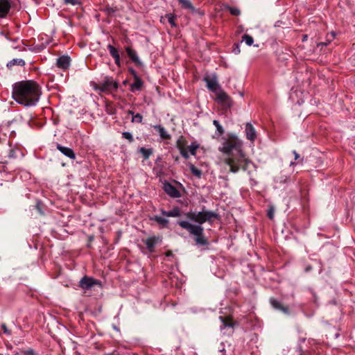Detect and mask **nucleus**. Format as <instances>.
<instances>
[{"mask_svg":"<svg viewBox=\"0 0 355 355\" xmlns=\"http://www.w3.org/2000/svg\"><path fill=\"white\" fill-rule=\"evenodd\" d=\"M39 85L34 81L26 80L15 83L12 86L13 99L24 106H33L38 102L40 96Z\"/></svg>","mask_w":355,"mask_h":355,"instance_id":"obj_2","label":"nucleus"},{"mask_svg":"<svg viewBox=\"0 0 355 355\" xmlns=\"http://www.w3.org/2000/svg\"><path fill=\"white\" fill-rule=\"evenodd\" d=\"M112 80H107L105 82L103 85V89H106L110 85H112Z\"/></svg>","mask_w":355,"mask_h":355,"instance_id":"obj_33","label":"nucleus"},{"mask_svg":"<svg viewBox=\"0 0 355 355\" xmlns=\"http://www.w3.org/2000/svg\"><path fill=\"white\" fill-rule=\"evenodd\" d=\"M220 319L223 322V325L221 326V328H225L227 327H232L233 323L230 318H224V317H220Z\"/></svg>","mask_w":355,"mask_h":355,"instance_id":"obj_19","label":"nucleus"},{"mask_svg":"<svg viewBox=\"0 0 355 355\" xmlns=\"http://www.w3.org/2000/svg\"><path fill=\"white\" fill-rule=\"evenodd\" d=\"M306 35H304V40H306Z\"/></svg>","mask_w":355,"mask_h":355,"instance_id":"obj_43","label":"nucleus"},{"mask_svg":"<svg viewBox=\"0 0 355 355\" xmlns=\"http://www.w3.org/2000/svg\"><path fill=\"white\" fill-rule=\"evenodd\" d=\"M190 169L192 173L194 174L195 175L198 177H200L201 175V171L197 168H196L193 165H191Z\"/></svg>","mask_w":355,"mask_h":355,"instance_id":"obj_30","label":"nucleus"},{"mask_svg":"<svg viewBox=\"0 0 355 355\" xmlns=\"http://www.w3.org/2000/svg\"><path fill=\"white\" fill-rule=\"evenodd\" d=\"M245 134L248 139L254 141L256 139V131L250 123H247L245 125Z\"/></svg>","mask_w":355,"mask_h":355,"instance_id":"obj_10","label":"nucleus"},{"mask_svg":"<svg viewBox=\"0 0 355 355\" xmlns=\"http://www.w3.org/2000/svg\"><path fill=\"white\" fill-rule=\"evenodd\" d=\"M24 64H25V62L24 60L16 58V59H13V60H10L9 62H8L7 67H12L14 65L24 66Z\"/></svg>","mask_w":355,"mask_h":355,"instance_id":"obj_14","label":"nucleus"},{"mask_svg":"<svg viewBox=\"0 0 355 355\" xmlns=\"http://www.w3.org/2000/svg\"><path fill=\"white\" fill-rule=\"evenodd\" d=\"M142 116L140 114H137L133 115L132 119V123H141L142 121Z\"/></svg>","mask_w":355,"mask_h":355,"instance_id":"obj_27","label":"nucleus"},{"mask_svg":"<svg viewBox=\"0 0 355 355\" xmlns=\"http://www.w3.org/2000/svg\"><path fill=\"white\" fill-rule=\"evenodd\" d=\"M213 124L215 125V127L216 128V130L218 133L219 135H221L223 134L224 132V130L222 127V125L220 124L219 121H217V120H214L213 121Z\"/></svg>","mask_w":355,"mask_h":355,"instance_id":"obj_24","label":"nucleus"},{"mask_svg":"<svg viewBox=\"0 0 355 355\" xmlns=\"http://www.w3.org/2000/svg\"><path fill=\"white\" fill-rule=\"evenodd\" d=\"M293 154L295 155V159H297L300 157V155H298V153L295 150L293 151Z\"/></svg>","mask_w":355,"mask_h":355,"instance_id":"obj_38","label":"nucleus"},{"mask_svg":"<svg viewBox=\"0 0 355 355\" xmlns=\"http://www.w3.org/2000/svg\"><path fill=\"white\" fill-rule=\"evenodd\" d=\"M57 65L62 69H67L70 65V58L67 55H63L57 59Z\"/></svg>","mask_w":355,"mask_h":355,"instance_id":"obj_8","label":"nucleus"},{"mask_svg":"<svg viewBox=\"0 0 355 355\" xmlns=\"http://www.w3.org/2000/svg\"><path fill=\"white\" fill-rule=\"evenodd\" d=\"M270 303L272 305V306L275 307V309L282 310L285 313L288 312V309L282 307L281 304L278 301L275 300H271Z\"/></svg>","mask_w":355,"mask_h":355,"instance_id":"obj_22","label":"nucleus"},{"mask_svg":"<svg viewBox=\"0 0 355 355\" xmlns=\"http://www.w3.org/2000/svg\"><path fill=\"white\" fill-rule=\"evenodd\" d=\"M199 148V145L196 142H193L191 145L186 148L192 155H196V150Z\"/></svg>","mask_w":355,"mask_h":355,"instance_id":"obj_17","label":"nucleus"},{"mask_svg":"<svg viewBox=\"0 0 355 355\" xmlns=\"http://www.w3.org/2000/svg\"><path fill=\"white\" fill-rule=\"evenodd\" d=\"M162 214L163 215L168 217H178L180 215V212L178 209H173V210L169 211H162Z\"/></svg>","mask_w":355,"mask_h":355,"instance_id":"obj_16","label":"nucleus"},{"mask_svg":"<svg viewBox=\"0 0 355 355\" xmlns=\"http://www.w3.org/2000/svg\"><path fill=\"white\" fill-rule=\"evenodd\" d=\"M65 3L75 6L78 3L77 0H64Z\"/></svg>","mask_w":355,"mask_h":355,"instance_id":"obj_34","label":"nucleus"},{"mask_svg":"<svg viewBox=\"0 0 355 355\" xmlns=\"http://www.w3.org/2000/svg\"><path fill=\"white\" fill-rule=\"evenodd\" d=\"M94 285H100V283L98 281L91 277L85 276L80 281V286L85 290L90 289Z\"/></svg>","mask_w":355,"mask_h":355,"instance_id":"obj_4","label":"nucleus"},{"mask_svg":"<svg viewBox=\"0 0 355 355\" xmlns=\"http://www.w3.org/2000/svg\"><path fill=\"white\" fill-rule=\"evenodd\" d=\"M128 113L129 114L132 115V116H133V115H135V114H134V112H133L132 111H131V110H129V111L128 112Z\"/></svg>","mask_w":355,"mask_h":355,"instance_id":"obj_42","label":"nucleus"},{"mask_svg":"<svg viewBox=\"0 0 355 355\" xmlns=\"http://www.w3.org/2000/svg\"><path fill=\"white\" fill-rule=\"evenodd\" d=\"M155 128L159 132V135L163 139H167L168 138V133L166 132V130L164 129V128H163L162 126L161 125H155Z\"/></svg>","mask_w":355,"mask_h":355,"instance_id":"obj_18","label":"nucleus"},{"mask_svg":"<svg viewBox=\"0 0 355 355\" xmlns=\"http://www.w3.org/2000/svg\"><path fill=\"white\" fill-rule=\"evenodd\" d=\"M234 51H235L236 53H240V49H239L238 46H236V48Z\"/></svg>","mask_w":355,"mask_h":355,"instance_id":"obj_41","label":"nucleus"},{"mask_svg":"<svg viewBox=\"0 0 355 355\" xmlns=\"http://www.w3.org/2000/svg\"><path fill=\"white\" fill-rule=\"evenodd\" d=\"M268 216L270 219H272L274 216V211L272 209H270L268 212Z\"/></svg>","mask_w":355,"mask_h":355,"instance_id":"obj_36","label":"nucleus"},{"mask_svg":"<svg viewBox=\"0 0 355 355\" xmlns=\"http://www.w3.org/2000/svg\"><path fill=\"white\" fill-rule=\"evenodd\" d=\"M178 148H179L182 156L183 157H184L185 159H189V155L188 154L189 151L187 150V149L185 147H184L182 145H181L180 143L178 144Z\"/></svg>","mask_w":355,"mask_h":355,"instance_id":"obj_21","label":"nucleus"},{"mask_svg":"<svg viewBox=\"0 0 355 355\" xmlns=\"http://www.w3.org/2000/svg\"><path fill=\"white\" fill-rule=\"evenodd\" d=\"M57 149L59 150L66 157L70 159H74L76 158V155L74 152L70 148L62 146L60 144H58Z\"/></svg>","mask_w":355,"mask_h":355,"instance_id":"obj_9","label":"nucleus"},{"mask_svg":"<svg viewBox=\"0 0 355 355\" xmlns=\"http://www.w3.org/2000/svg\"><path fill=\"white\" fill-rule=\"evenodd\" d=\"M114 59L115 63L120 66V55L113 58Z\"/></svg>","mask_w":355,"mask_h":355,"instance_id":"obj_37","label":"nucleus"},{"mask_svg":"<svg viewBox=\"0 0 355 355\" xmlns=\"http://www.w3.org/2000/svg\"><path fill=\"white\" fill-rule=\"evenodd\" d=\"M179 2L182 4V7L185 9H188L191 12L195 11L194 7L192 6L191 3L189 0H178Z\"/></svg>","mask_w":355,"mask_h":355,"instance_id":"obj_13","label":"nucleus"},{"mask_svg":"<svg viewBox=\"0 0 355 355\" xmlns=\"http://www.w3.org/2000/svg\"><path fill=\"white\" fill-rule=\"evenodd\" d=\"M242 42H244L248 46H251L253 44L254 40L250 35L245 34L242 37Z\"/></svg>","mask_w":355,"mask_h":355,"instance_id":"obj_23","label":"nucleus"},{"mask_svg":"<svg viewBox=\"0 0 355 355\" xmlns=\"http://www.w3.org/2000/svg\"><path fill=\"white\" fill-rule=\"evenodd\" d=\"M125 51L127 52V54L129 56V58L135 63H139V57L136 53L135 51H134L133 49H132L130 47H126L125 48Z\"/></svg>","mask_w":355,"mask_h":355,"instance_id":"obj_12","label":"nucleus"},{"mask_svg":"<svg viewBox=\"0 0 355 355\" xmlns=\"http://www.w3.org/2000/svg\"><path fill=\"white\" fill-rule=\"evenodd\" d=\"M132 89H137V90H139L141 89V82L137 79L132 85Z\"/></svg>","mask_w":355,"mask_h":355,"instance_id":"obj_28","label":"nucleus"},{"mask_svg":"<svg viewBox=\"0 0 355 355\" xmlns=\"http://www.w3.org/2000/svg\"><path fill=\"white\" fill-rule=\"evenodd\" d=\"M122 135L124 139H128L130 142L133 141V137L130 132H124L122 133Z\"/></svg>","mask_w":355,"mask_h":355,"instance_id":"obj_29","label":"nucleus"},{"mask_svg":"<svg viewBox=\"0 0 355 355\" xmlns=\"http://www.w3.org/2000/svg\"><path fill=\"white\" fill-rule=\"evenodd\" d=\"M154 220L157 221L159 224L162 225V226H166L168 223V220L167 219L162 218L161 216H155L154 218Z\"/></svg>","mask_w":355,"mask_h":355,"instance_id":"obj_25","label":"nucleus"},{"mask_svg":"<svg viewBox=\"0 0 355 355\" xmlns=\"http://www.w3.org/2000/svg\"><path fill=\"white\" fill-rule=\"evenodd\" d=\"M139 152L143 155L144 157L147 159L153 153V150L150 148H141Z\"/></svg>","mask_w":355,"mask_h":355,"instance_id":"obj_20","label":"nucleus"},{"mask_svg":"<svg viewBox=\"0 0 355 355\" xmlns=\"http://www.w3.org/2000/svg\"><path fill=\"white\" fill-rule=\"evenodd\" d=\"M243 142L235 135H230L227 139H224L222 146L218 150L229 155L233 150L236 151V155L228 157L225 163L230 166L232 173H237L240 168L246 170L249 160L243 153L241 147Z\"/></svg>","mask_w":355,"mask_h":355,"instance_id":"obj_1","label":"nucleus"},{"mask_svg":"<svg viewBox=\"0 0 355 355\" xmlns=\"http://www.w3.org/2000/svg\"><path fill=\"white\" fill-rule=\"evenodd\" d=\"M230 12L232 15L237 16L240 15L241 12L240 10L236 8H230Z\"/></svg>","mask_w":355,"mask_h":355,"instance_id":"obj_31","label":"nucleus"},{"mask_svg":"<svg viewBox=\"0 0 355 355\" xmlns=\"http://www.w3.org/2000/svg\"><path fill=\"white\" fill-rule=\"evenodd\" d=\"M159 241H161L159 237L152 236L148 238L144 243L146 245L147 249L150 252H153L154 250L155 245L158 243Z\"/></svg>","mask_w":355,"mask_h":355,"instance_id":"obj_7","label":"nucleus"},{"mask_svg":"<svg viewBox=\"0 0 355 355\" xmlns=\"http://www.w3.org/2000/svg\"><path fill=\"white\" fill-rule=\"evenodd\" d=\"M166 254V257H170V256H172L173 252H172L171 251L168 250V251H167V252H166V254Z\"/></svg>","mask_w":355,"mask_h":355,"instance_id":"obj_39","label":"nucleus"},{"mask_svg":"<svg viewBox=\"0 0 355 355\" xmlns=\"http://www.w3.org/2000/svg\"><path fill=\"white\" fill-rule=\"evenodd\" d=\"M164 190L171 197L177 198L180 196L179 191L170 183L166 182L164 184Z\"/></svg>","mask_w":355,"mask_h":355,"instance_id":"obj_6","label":"nucleus"},{"mask_svg":"<svg viewBox=\"0 0 355 355\" xmlns=\"http://www.w3.org/2000/svg\"><path fill=\"white\" fill-rule=\"evenodd\" d=\"M168 22L171 24L172 26H175V17L172 15H168L167 16Z\"/></svg>","mask_w":355,"mask_h":355,"instance_id":"obj_32","label":"nucleus"},{"mask_svg":"<svg viewBox=\"0 0 355 355\" xmlns=\"http://www.w3.org/2000/svg\"><path fill=\"white\" fill-rule=\"evenodd\" d=\"M10 9V3L8 0H0V17H5Z\"/></svg>","mask_w":355,"mask_h":355,"instance_id":"obj_5","label":"nucleus"},{"mask_svg":"<svg viewBox=\"0 0 355 355\" xmlns=\"http://www.w3.org/2000/svg\"><path fill=\"white\" fill-rule=\"evenodd\" d=\"M107 49H108V50H109V52H110V55H111L113 58H114V57H116V56H119V52H118L117 49H115L113 46H112V45H110H110H108V46H107Z\"/></svg>","mask_w":355,"mask_h":355,"instance_id":"obj_26","label":"nucleus"},{"mask_svg":"<svg viewBox=\"0 0 355 355\" xmlns=\"http://www.w3.org/2000/svg\"><path fill=\"white\" fill-rule=\"evenodd\" d=\"M1 327H2V329H3V332L5 334H10L5 324H2Z\"/></svg>","mask_w":355,"mask_h":355,"instance_id":"obj_35","label":"nucleus"},{"mask_svg":"<svg viewBox=\"0 0 355 355\" xmlns=\"http://www.w3.org/2000/svg\"><path fill=\"white\" fill-rule=\"evenodd\" d=\"M217 92V99L222 102H227L229 99V96L227 94L220 89L216 92Z\"/></svg>","mask_w":355,"mask_h":355,"instance_id":"obj_15","label":"nucleus"},{"mask_svg":"<svg viewBox=\"0 0 355 355\" xmlns=\"http://www.w3.org/2000/svg\"><path fill=\"white\" fill-rule=\"evenodd\" d=\"M207 87L212 92H217L220 89V86L216 80V77L211 78H206Z\"/></svg>","mask_w":355,"mask_h":355,"instance_id":"obj_11","label":"nucleus"},{"mask_svg":"<svg viewBox=\"0 0 355 355\" xmlns=\"http://www.w3.org/2000/svg\"><path fill=\"white\" fill-rule=\"evenodd\" d=\"M112 85L115 88V89H117L118 88V83L116 82H113L112 81Z\"/></svg>","mask_w":355,"mask_h":355,"instance_id":"obj_40","label":"nucleus"},{"mask_svg":"<svg viewBox=\"0 0 355 355\" xmlns=\"http://www.w3.org/2000/svg\"><path fill=\"white\" fill-rule=\"evenodd\" d=\"M216 214L213 211H202L199 212H189L187 214L188 218L196 222L200 225H193L188 221H180L178 224L184 229L187 230L191 234L196 236V241L198 244L205 245L207 241L203 236V227L201 224L210 221L212 218H216Z\"/></svg>","mask_w":355,"mask_h":355,"instance_id":"obj_3","label":"nucleus"}]
</instances>
